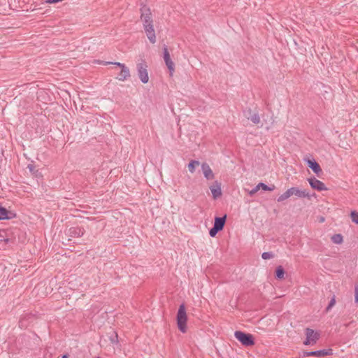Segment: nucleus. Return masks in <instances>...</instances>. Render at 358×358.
<instances>
[{
	"mask_svg": "<svg viewBox=\"0 0 358 358\" xmlns=\"http://www.w3.org/2000/svg\"><path fill=\"white\" fill-rule=\"evenodd\" d=\"M85 230L79 227H71L69 230L70 237H80L84 234Z\"/></svg>",
	"mask_w": 358,
	"mask_h": 358,
	"instance_id": "nucleus-15",
	"label": "nucleus"
},
{
	"mask_svg": "<svg viewBox=\"0 0 358 358\" xmlns=\"http://www.w3.org/2000/svg\"><path fill=\"white\" fill-rule=\"evenodd\" d=\"M201 169L204 177L207 180H212L214 178L213 171L207 163L204 162L201 164Z\"/></svg>",
	"mask_w": 358,
	"mask_h": 358,
	"instance_id": "nucleus-11",
	"label": "nucleus"
},
{
	"mask_svg": "<svg viewBox=\"0 0 358 358\" xmlns=\"http://www.w3.org/2000/svg\"><path fill=\"white\" fill-rule=\"evenodd\" d=\"M199 165V162L192 160L188 164V170L190 173H194L196 166Z\"/></svg>",
	"mask_w": 358,
	"mask_h": 358,
	"instance_id": "nucleus-21",
	"label": "nucleus"
},
{
	"mask_svg": "<svg viewBox=\"0 0 358 358\" xmlns=\"http://www.w3.org/2000/svg\"><path fill=\"white\" fill-rule=\"evenodd\" d=\"M308 182L311 187L315 189H317L318 191L327 189L325 185L320 180L316 179L315 178H309Z\"/></svg>",
	"mask_w": 358,
	"mask_h": 358,
	"instance_id": "nucleus-8",
	"label": "nucleus"
},
{
	"mask_svg": "<svg viewBox=\"0 0 358 358\" xmlns=\"http://www.w3.org/2000/svg\"><path fill=\"white\" fill-rule=\"evenodd\" d=\"M334 243L340 244L343 242V236L341 234H335L331 238Z\"/></svg>",
	"mask_w": 358,
	"mask_h": 358,
	"instance_id": "nucleus-23",
	"label": "nucleus"
},
{
	"mask_svg": "<svg viewBox=\"0 0 358 358\" xmlns=\"http://www.w3.org/2000/svg\"><path fill=\"white\" fill-rule=\"evenodd\" d=\"M136 69L138 71V76L144 84L147 83L149 80L148 73V65L145 62H142L137 64Z\"/></svg>",
	"mask_w": 358,
	"mask_h": 358,
	"instance_id": "nucleus-2",
	"label": "nucleus"
},
{
	"mask_svg": "<svg viewBox=\"0 0 358 358\" xmlns=\"http://www.w3.org/2000/svg\"><path fill=\"white\" fill-rule=\"evenodd\" d=\"M320 220H321V222H324V217H322Z\"/></svg>",
	"mask_w": 358,
	"mask_h": 358,
	"instance_id": "nucleus-37",
	"label": "nucleus"
},
{
	"mask_svg": "<svg viewBox=\"0 0 358 358\" xmlns=\"http://www.w3.org/2000/svg\"><path fill=\"white\" fill-rule=\"evenodd\" d=\"M146 36L151 43L156 42V35L153 24H147L143 27Z\"/></svg>",
	"mask_w": 358,
	"mask_h": 358,
	"instance_id": "nucleus-6",
	"label": "nucleus"
},
{
	"mask_svg": "<svg viewBox=\"0 0 358 358\" xmlns=\"http://www.w3.org/2000/svg\"><path fill=\"white\" fill-rule=\"evenodd\" d=\"M210 189L211 191L213 198L217 199L220 198L222 193L221 189V183L218 181H215L210 186Z\"/></svg>",
	"mask_w": 358,
	"mask_h": 358,
	"instance_id": "nucleus-5",
	"label": "nucleus"
},
{
	"mask_svg": "<svg viewBox=\"0 0 358 358\" xmlns=\"http://www.w3.org/2000/svg\"><path fill=\"white\" fill-rule=\"evenodd\" d=\"M303 356V357H310V356H314V357H322L327 356L331 354L330 350H317V351H304Z\"/></svg>",
	"mask_w": 358,
	"mask_h": 358,
	"instance_id": "nucleus-7",
	"label": "nucleus"
},
{
	"mask_svg": "<svg viewBox=\"0 0 358 358\" xmlns=\"http://www.w3.org/2000/svg\"><path fill=\"white\" fill-rule=\"evenodd\" d=\"M234 336L243 345L246 346V333L236 331L234 333Z\"/></svg>",
	"mask_w": 358,
	"mask_h": 358,
	"instance_id": "nucleus-19",
	"label": "nucleus"
},
{
	"mask_svg": "<svg viewBox=\"0 0 358 358\" xmlns=\"http://www.w3.org/2000/svg\"><path fill=\"white\" fill-rule=\"evenodd\" d=\"M16 217V214L13 211L7 210L5 207L0 206V220H11Z\"/></svg>",
	"mask_w": 358,
	"mask_h": 358,
	"instance_id": "nucleus-9",
	"label": "nucleus"
},
{
	"mask_svg": "<svg viewBox=\"0 0 358 358\" xmlns=\"http://www.w3.org/2000/svg\"><path fill=\"white\" fill-rule=\"evenodd\" d=\"M97 358H99V357H97Z\"/></svg>",
	"mask_w": 358,
	"mask_h": 358,
	"instance_id": "nucleus-38",
	"label": "nucleus"
},
{
	"mask_svg": "<svg viewBox=\"0 0 358 358\" xmlns=\"http://www.w3.org/2000/svg\"><path fill=\"white\" fill-rule=\"evenodd\" d=\"M27 169H29V170L30 171V172L33 173L35 171V166L33 165V164H29L27 166Z\"/></svg>",
	"mask_w": 358,
	"mask_h": 358,
	"instance_id": "nucleus-34",
	"label": "nucleus"
},
{
	"mask_svg": "<svg viewBox=\"0 0 358 358\" xmlns=\"http://www.w3.org/2000/svg\"><path fill=\"white\" fill-rule=\"evenodd\" d=\"M275 274L278 279H283L285 278V271L281 266L276 268Z\"/></svg>",
	"mask_w": 358,
	"mask_h": 358,
	"instance_id": "nucleus-20",
	"label": "nucleus"
},
{
	"mask_svg": "<svg viewBox=\"0 0 358 358\" xmlns=\"http://www.w3.org/2000/svg\"><path fill=\"white\" fill-rule=\"evenodd\" d=\"M273 257H274L273 254L272 252H265L262 253V257L264 259H272Z\"/></svg>",
	"mask_w": 358,
	"mask_h": 358,
	"instance_id": "nucleus-27",
	"label": "nucleus"
},
{
	"mask_svg": "<svg viewBox=\"0 0 358 358\" xmlns=\"http://www.w3.org/2000/svg\"><path fill=\"white\" fill-rule=\"evenodd\" d=\"M142 21H143V27H145L147 24H153L152 19H150V20L146 19V20H142Z\"/></svg>",
	"mask_w": 358,
	"mask_h": 358,
	"instance_id": "nucleus-32",
	"label": "nucleus"
},
{
	"mask_svg": "<svg viewBox=\"0 0 358 358\" xmlns=\"http://www.w3.org/2000/svg\"><path fill=\"white\" fill-rule=\"evenodd\" d=\"M114 64L117 66H119L120 68H122V66H125V65L124 64H122L120 62H106V64Z\"/></svg>",
	"mask_w": 358,
	"mask_h": 358,
	"instance_id": "nucleus-33",
	"label": "nucleus"
},
{
	"mask_svg": "<svg viewBox=\"0 0 358 358\" xmlns=\"http://www.w3.org/2000/svg\"><path fill=\"white\" fill-rule=\"evenodd\" d=\"M141 8L140 9L141 11V20H144L146 19L150 20L152 19V13L150 8L145 5H143L141 3Z\"/></svg>",
	"mask_w": 358,
	"mask_h": 358,
	"instance_id": "nucleus-12",
	"label": "nucleus"
},
{
	"mask_svg": "<svg viewBox=\"0 0 358 358\" xmlns=\"http://www.w3.org/2000/svg\"><path fill=\"white\" fill-rule=\"evenodd\" d=\"M262 114L259 111H253L250 113V117H248L253 124L257 125L259 127H262L261 120Z\"/></svg>",
	"mask_w": 358,
	"mask_h": 358,
	"instance_id": "nucleus-10",
	"label": "nucleus"
},
{
	"mask_svg": "<svg viewBox=\"0 0 358 358\" xmlns=\"http://www.w3.org/2000/svg\"><path fill=\"white\" fill-rule=\"evenodd\" d=\"M350 217L352 219V221L358 224V212L356 211H352L350 213Z\"/></svg>",
	"mask_w": 358,
	"mask_h": 358,
	"instance_id": "nucleus-25",
	"label": "nucleus"
},
{
	"mask_svg": "<svg viewBox=\"0 0 358 358\" xmlns=\"http://www.w3.org/2000/svg\"><path fill=\"white\" fill-rule=\"evenodd\" d=\"M260 189L259 187V184L255 187L252 189H251L250 192H249V194L252 196L254 195L256 192H257Z\"/></svg>",
	"mask_w": 358,
	"mask_h": 358,
	"instance_id": "nucleus-30",
	"label": "nucleus"
},
{
	"mask_svg": "<svg viewBox=\"0 0 358 358\" xmlns=\"http://www.w3.org/2000/svg\"><path fill=\"white\" fill-rule=\"evenodd\" d=\"M0 241H4L6 243H8L9 242V239L8 238L0 239Z\"/></svg>",
	"mask_w": 358,
	"mask_h": 358,
	"instance_id": "nucleus-35",
	"label": "nucleus"
},
{
	"mask_svg": "<svg viewBox=\"0 0 358 358\" xmlns=\"http://www.w3.org/2000/svg\"><path fill=\"white\" fill-rule=\"evenodd\" d=\"M130 77V71L127 66H122L121 71L118 74L117 78L119 80L124 81Z\"/></svg>",
	"mask_w": 358,
	"mask_h": 358,
	"instance_id": "nucleus-16",
	"label": "nucleus"
},
{
	"mask_svg": "<svg viewBox=\"0 0 358 358\" xmlns=\"http://www.w3.org/2000/svg\"><path fill=\"white\" fill-rule=\"evenodd\" d=\"M109 339L112 343H117L118 342V336L115 331H112V334L109 336Z\"/></svg>",
	"mask_w": 358,
	"mask_h": 358,
	"instance_id": "nucleus-24",
	"label": "nucleus"
},
{
	"mask_svg": "<svg viewBox=\"0 0 358 358\" xmlns=\"http://www.w3.org/2000/svg\"><path fill=\"white\" fill-rule=\"evenodd\" d=\"M306 339L303 343L304 345H313L315 343L319 338V334L310 329H306Z\"/></svg>",
	"mask_w": 358,
	"mask_h": 358,
	"instance_id": "nucleus-4",
	"label": "nucleus"
},
{
	"mask_svg": "<svg viewBox=\"0 0 358 358\" xmlns=\"http://www.w3.org/2000/svg\"><path fill=\"white\" fill-rule=\"evenodd\" d=\"M163 58L165 62V64L169 71L170 76H173V73L174 72V63L171 59V56L169 54V52L168 50L167 46L164 45L163 47Z\"/></svg>",
	"mask_w": 358,
	"mask_h": 358,
	"instance_id": "nucleus-3",
	"label": "nucleus"
},
{
	"mask_svg": "<svg viewBox=\"0 0 358 358\" xmlns=\"http://www.w3.org/2000/svg\"><path fill=\"white\" fill-rule=\"evenodd\" d=\"M307 163L315 173L318 175L322 172L320 165L315 160L308 159Z\"/></svg>",
	"mask_w": 358,
	"mask_h": 358,
	"instance_id": "nucleus-17",
	"label": "nucleus"
},
{
	"mask_svg": "<svg viewBox=\"0 0 358 358\" xmlns=\"http://www.w3.org/2000/svg\"><path fill=\"white\" fill-rule=\"evenodd\" d=\"M355 301L356 303H358V285L355 288Z\"/></svg>",
	"mask_w": 358,
	"mask_h": 358,
	"instance_id": "nucleus-31",
	"label": "nucleus"
},
{
	"mask_svg": "<svg viewBox=\"0 0 358 358\" xmlns=\"http://www.w3.org/2000/svg\"><path fill=\"white\" fill-rule=\"evenodd\" d=\"M292 196H293V190H292V187H291V188H289L288 189H287L283 194H280L278 197L277 201H278V202H282V201L288 199L289 198H290Z\"/></svg>",
	"mask_w": 358,
	"mask_h": 358,
	"instance_id": "nucleus-18",
	"label": "nucleus"
},
{
	"mask_svg": "<svg viewBox=\"0 0 358 358\" xmlns=\"http://www.w3.org/2000/svg\"><path fill=\"white\" fill-rule=\"evenodd\" d=\"M187 316L184 303L180 305L177 313V324L179 330L182 333L186 331Z\"/></svg>",
	"mask_w": 358,
	"mask_h": 358,
	"instance_id": "nucleus-1",
	"label": "nucleus"
},
{
	"mask_svg": "<svg viewBox=\"0 0 358 358\" xmlns=\"http://www.w3.org/2000/svg\"><path fill=\"white\" fill-rule=\"evenodd\" d=\"M293 196H295L298 198H310V195L308 192L305 189H300L298 187H293Z\"/></svg>",
	"mask_w": 358,
	"mask_h": 358,
	"instance_id": "nucleus-14",
	"label": "nucleus"
},
{
	"mask_svg": "<svg viewBox=\"0 0 358 358\" xmlns=\"http://www.w3.org/2000/svg\"><path fill=\"white\" fill-rule=\"evenodd\" d=\"M254 344V338L251 334H248V345H252Z\"/></svg>",
	"mask_w": 358,
	"mask_h": 358,
	"instance_id": "nucleus-29",
	"label": "nucleus"
},
{
	"mask_svg": "<svg viewBox=\"0 0 358 358\" xmlns=\"http://www.w3.org/2000/svg\"><path fill=\"white\" fill-rule=\"evenodd\" d=\"M62 358H69L68 355H64L62 356Z\"/></svg>",
	"mask_w": 358,
	"mask_h": 358,
	"instance_id": "nucleus-36",
	"label": "nucleus"
},
{
	"mask_svg": "<svg viewBox=\"0 0 358 358\" xmlns=\"http://www.w3.org/2000/svg\"><path fill=\"white\" fill-rule=\"evenodd\" d=\"M259 187L260 189H262L264 191H273L275 188L274 185H272L271 186H268L263 182L259 183Z\"/></svg>",
	"mask_w": 358,
	"mask_h": 358,
	"instance_id": "nucleus-22",
	"label": "nucleus"
},
{
	"mask_svg": "<svg viewBox=\"0 0 358 358\" xmlns=\"http://www.w3.org/2000/svg\"><path fill=\"white\" fill-rule=\"evenodd\" d=\"M335 303H336V299H335V296H334L331 299L328 306L327 307V311H329L335 305Z\"/></svg>",
	"mask_w": 358,
	"mask_h": 358,
	"instance_id": "nucleus-28",
	"label": "nucleus"
},
{
	"mask_svg": "<svg viewBox=\"0 0 358 358\" xmlns=\"http://www.w3.org/2000/svg\"><path fill=\"white\" fill-rule=\"evenodd\" d=\"M220 231V230L217 228H216L215 227H213L210 230H209V235L211 236V237H215L216 236V234Z\"/></svg>",
	"mask_w": 358,
	"mask_h": 358,
	"instance_id": "nucleus-26",
	"label": "nucleus"
},
{
	"mask_svg": "<svg viewBox=\"0 0 358 358\" xmlns=\"http://www.w3.org/2000/svg\"><path fill=\"white\" fill-rule=\"evenodd\" d=\"M227 220V215L222 217H215L213 226L222 231L224 229Z\"/></svg>",
	"mask_w": 358,
	"mask_h": 358,
	"instance_id": "nucleus-13",
	"label": "nucleus"
}]
</instances>
